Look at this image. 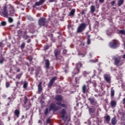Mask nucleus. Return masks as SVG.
Returning <instances> with one entry per match:
<instances>
[{
	"label": "nucleus",
	"mask_w": 125,
	"mask_h": 125,
	"mask_svg": "<svg viewBox=\"0 0 125 125\" xmlns=\"http://www.w3.org/2000/svg\"><path fill=\"white\" fill-rule=\"evenodd\" d=\"M16 71H17V73H19V72H20V69L17 68L16 69Z\"/></svg>",
	"instance_id": "obj_45"
},
{
	"label": "nucleus",
	"mask_w": 125,
	"mask_h": 125,
	"mask_svg": "<svg viewBox=\"0 0 125 125\" xmlns=\"http://www.w3.org/2000/svg\"><path fill=\"white\" fill-rule=\"evenodd\" d=\"M7 6L10 7V15H11V16H13V15L12 14H14L15 12L14 8L11 5H7V4H5L4 6H3L2 8L1 7H0V15L3 16V17H6V18H8V11H7Z\"/></svg>",
	"instance_id": "obj_1"
},
{
	"label": "nucleus",
	"mask_w": 125,
	"mask_h": 125,
	"mask_svg": "<svg viewBox=\"0 0 125 125\" xmlns=\"http://www.w3.org/2000/svg\"><path fill=\"white\" fill-rule=\"evenodd\" d=\"M46 24V20L44 18H41L39 20V25L40 27L45 26Z\"/></svg>",
	"instance_id": "obj_5"
},
{
	"label": "nucleus",
	"mask_w": 125,
	"mask_h": 125,
	"mask_svg": "<svg viewBox=\"0 0 125 125\" xmlns=\"http://www.w3.org/2000/svg\"><path fill=\"white\" fill-rule=\"evenodd\" d=\"M97 85V83H96L95 82L93 83V86L94 87H96Z\"/></svg>",
	"instance_id": "obj_44"
},
{
	"label": "nucleus",
	"mask_w": 125,
	"mask_h": 125,
	"mask_svg": "<svg viewBox=\"0 0 125 125\" xmlns=\"http://www.w3.org/2000/svg\"><path fill=\"white\" fill-rule=\"evenodd\" d=\"M99 2H101V3H103L104 2V0H99Z\"/></svg>",
	"instance_id": "obj_48"
},
{
	"label": "nucleus",
	"mask_w": 125,
	"mask_h": 125,
	"mask_svg": "<svg viewBox=\"0 0 125 125\" xmlns=\"http://www.w3.org/2000/svg\"><path fill=\"white\" fill-rule=\"evenodd\" d=\"M123 3H124V0H120L118 1V6H121L123 5Z\"/></svg>",
	"instance_id": "obj_26"
},
{
	"label": "nucleus",
	"mask_w": 125,
	"mask_h": 125,
	"mask_svg": "<svg viewBox=\"0 0 125 125\" xmlns=\"http://www.w3.org/2000/svg\"><path fill=\"white\" fill-rule=\"evenodd\" d=\"M104 119L105 122H106V123H109L111 120V117H110V116L106 115L105 116H104Z\"/></svg>",
	"instance_id": "obj_13"
},
{
	"label": "nucleus",
	"mask_w": 125,
	"mask_h": 125,
	"mask_svg": "<svg viewBox=\"0 0 125 125\" xmlns=\"http://www.w3.org/2000/svg\"><path fill=\"white\" fill-rule=\"evenodd\" d=\"M24 115H23L22 116V119H24Z\"/></svg>",
	"instance_id": "obj_58"
},
{
	"label": "nucleus",
	"mask_w": 125,
	"mask_h": 125,
	"mask_svg": "<svg viewBox=\"0 0 125 125\" xmlns=\"http://www.w3.org/2000/svg\"><path fill=\"white\" fill-rule=\"evenodd\" d=\"M27 38H29V36H26V39H27Z\"/></svg>",
	"instance_id": "obj_60"
},
{
	"label": "nucleus",
	"mask_w": 125,
	"mask_h": 125,
	"mask_svg": "<svg viewBox=\"0 0 125 125\" xmlns=\"http://www.w3.org/2000/svg\"><path fill=\"white\" fill-rule=\"evenodd\" d=\"M42 83L40 82L39 84H38V87H42Z\"/></svg>",
	"instance_id": "obj_43"
},
{
	"label": "nucleus",
	"mask_w": 125,
	"mask_h": 125,
	"mask_svg": "<svg viewBox=\"0 0 125 125\" xmlns=\"http://www.w3.org/2000/svg\"><path fill=\"white\" fill-rule=\"evenodd\" d=\"M90 10L91 13H94V11H95V6L93 5L91 6Z\"/></svg>",
	"instance_id": "obj_24"
},
{
	"label": "nucleus",
	"mask_w": 125,
	"mask_h": 125,
	"mask_svg": "<svg viewBox=\"0 0 125 125\" xmlns=\"http://www.w3.org/2000/svg\"><path fill=\"white\" fill-rule=\"evenodd\" d=\"M59 53H60V51L58 50H55L54 51L55 56L56 58L57 59L58 57V55H59Z\"/></svg>",
	"instance_id": "obj_20"
},
{
	"label": "nucleus",
	"mask_w": 125,
	"mask_h": 125,
	"mask_svg": "<svg viewBox=\"0 0 125 125\" xmlns=\"http://www.w3.org/2000/svg\"><path fill=\"white\" fill-rule=\"evenodd\" d=\"M56 80H57V78H56V77H54L50 81V82L53 83H54V81H56Z\"/></svg>",
	"instance_id": "obj_28"
},
{
	"label": "nucleus",
	"mask_w": 125,
	"mask_h": 125,
	"mask_svg": "<svg viewBox=\"0 0 125 125\" xmlns=\"http://www.w3.org/2000/svg\"><path fill=\"white\" fill-rule=\"evenodd\" d=\"M53 84V83L50 81L49 83L48 86L50 87L51 86H52Z\"/></svg>",
	"instance_id": "obj_34"
},
{
	"label": "nucleus",
	"mask_w": 125,
	"mask_h": 125,
	"mask_svg": "<svg viewBox=\"0 0 125 125\" xmlns=\"http://www.w3.org/2000/svg\"><path fill=\"white\" fill-rule=\"evenodd\" d=\"M110 96L111 98H113L115 96V90H114V87H111L110 90Z\"/></svg>",
	"instance_id": "obj_15"
},
{
	"label": "nucleus",
	"mask_w": 125,
	"mask_h": 125,
	"mask_svg": "<svg viewBox=\"0 0 125 125\" xmlns=\"http://www.w3.org/2000/svg\"><path fill=\"white\" fill-rule=\"evenodd\" d=\"M0 125H4V124L3 123V122L0 121Z\"/></svg>",
	"instance_id": "obj_47"
},
{
	"label": "nucleus",
	"mask_w": 125,
	"mask_h": 125,
	"mask_svg": "<svg viewBox=\"0 0 125 125\" xmlns=\"http://www.w3.org/2000/svg\"><path fill=\"white\" fill-rule=\"evenodd\" d=\"M9 85H10V84H9V83H8V82L6 83V87H8L9 86Z\"/></svg>",
	"instance_id": "obj_41"
},
{
	"label": "nucleus",
	"mask_w": 125,
	"mask_h": 125,
	"mask_svg": "<svg viewBox=\"0 0 125 125\" xmlns=\"http://www.w3.org/2000/svg\"><path fill=\"white\" fill-rule=\"evenodd\" d=\"M82 90L83 93H85L86 91H87V90L86 89V85H83V87H82Z\"/></svg>",
	"instance_id": "obj_21"
},
{
	"label": "nucleus",
	"mask_w": 125,
	"mask_h": 125,
	"mask_svg": "<svg viewBox=\"0 0 125 125\" xmlns=\"http://www.w3.org/2000/svg\"><path fill=\"white\" fill-rule=\"evenodd\" d=\"M88 100L90 101L91 105H96V104H97V101H96L95 99L93 97L89 98Z\"/></svg>",
	"instance_id": "obj_9"
},
{
	"label": "nucleus",
	"mask_w": 125,
	"mask_h": 125,
	"mask_svg": "<svg viewBox=\"0 0 125 125\" xmlns=\"http://www.w3.org/2000/svg\"><path fill=\"white\" fill-rule=\"evenodd\" d=\"M83 12H84V11H82V14H83Z\"/></svg>",
	"instance_id": "obj_59"
},
{
	"label": "nucleus",
	"mask_w": 125,
	"mask_h": 125,
	"mask_svg": "<svg viewBox=\"0 0 125 125\" xmlns=\"http://www.w3.org/2000/svg\"><path fill=\"white\" fill-rule=\"evenodd\" d=\"M104 79L108 83H111V76L109 74H104Z\"/></svg>",
	"instance_id": "obj_8"
},
{
	"label": "nucleus",
	"mask_w": 125,
	"mask_h": 125,
	"mask_svg": "<svg viewBox=\"0 0 125 125\" xmlns=\"http://www.w3.org/2000/svg\"><path fill=\"white\" fill-rule=\"evenodd\" d=\"M120 114L122 115V116H125V110H123L120 112Z\"/></svg>",
	"instance_id": "obj_35"
},
{
	"label": "nucleus",
	"mask_w": 125,
	"mask_h": 125,
	"mask_svg": "<svg viewBox=\"0 0 125 125\" xmlns=\"http://www.w3.org/2000/svg\"><path fill=\"white\" fill-rule=\"evenodd\" d=\"M113 60L114 61V63L115 65H119L120 62H121V60L119 59L118 58L116 57H114L113 58Z\"/></svg>",
	"instance_id": "obj_11"
},
{
	"label": "nucleus",
	"mask_w": 125,
	"mask_h": 125,
	"mask_svg": "<svg viewBox=\"0 0 125 125\" xmlns=\"http://www.w3.org/2000/svg\"><path fill=\"white\" fill-rule=\"evenodd\" d=\"M59 106H56L54 104H51L49 107V110H53V111H57V110H59Z\"/></svg>",
	"instance_id": "obj_7"
},
{
	"label": "nucleus",
	"mask_w": 125,
	"mask_h": 125,
	"mask_svg": "<svg viewBox=\"0 0 125 125\" xmlns=\"http://www.w3.org/2000/svg\"><path fill=\"white\" fill-rule=\"evenodd\" d=\"M45 66L46 69H48L49 68V66L50 65V63L49 62V61L48 60H45Z\"/></svg>",
	"instance_id": "obj_17"
},
{
	"label": "nucleus",
	"mask_w": 125,
	"mask_h": 125,
	"mask_svg": "<svg viewBox=\"0 0 125 125\" xmlns=\"http://www.w3.org/2000/svg\"><path fill=\"white\" fill-rule=\"evenodd\" d=\"M45 1V0H40L39 1V2H36L35 3L36 6H40V5H42L43 2Z\"/></svg>",
	"instance_id": "obj_12"
},
{
	"label": "nucleus",
	"mask_w": 125,
	"mask_h": 125,
	"mask_svg": "<svg viewBox=\"0 0 125 125\" xmlns=\"http://www.w3.org/2000/svg\"><path fill=\"white\" fill-rule=\"evenodd\" d=\"M49 2H53V1H54L53 0H50Z\"/></svg>",
	"instance_id": "obj_52"
},
{
	"label": "nucleus",
	"mask_w": 125,
	"mask_h": 125,
	"mask_svg": "<svg viewBox=\"0 0 125 125\" xmlns=\"http://www.w3.org/2000/svg\"><path fill=\"white\" fill-rule=\"evenodd\" d=\"M27 102H28V98H27V97L25 96L24 101V104H27Z\"/></svg>",
	"instance_id": "obj_30"
},
{
	"label": "nucleus",
	"mask_w": 125,
	"mask_h": 125,
	"mask_svg": "<svg viewBox=\"0 0 125 125\" xmlns=\"http://www.w3.org/2000/svg\"><path fill=\"white\" fill-rule=\"evenodd\" d=\"M79 65H80V67H83V64L82 62H79L76 63V68L74 70L73 73L74 75H77V74H79L80 73V68H79Z\"/></svg>",
	"instance_id": "obj_4"
},
{
	"label": "nucleus",
	"mask_w": 125,
	"mask_h": 125,
	"mask_svg": "<svg viewBox=\"0 0 125 125\" xmlns=\"http://www.w3.org/2000/svg\"><path fill=\"white\" fill-rule=\"evenodd\" d=\"M61 114L62 115V118L64 119V118H65V114H66V110H65V109H62Z\"/></svg>",
	"instance_id": "obj_18"
},
{
	"label": "nucleus",
	"mask_w": 125,
	"mask_h": 125,
	"mask_svg": "<svg viewBox=\"0 0 125 125\" xmlns=\"http://www.w3.org/2000/svg\"><path fill=\"white\" fill-rule=\"evenodd\" d=\"M83 75L84 77H87L89 75V73L87 71H84L83 72Z\"/></svg>",
	"instance_id": "obj_27"
},
{
	"label": "nucleus",
	"mask_w": 125,
	"mask_h": 125,
	"mask_svg": "<svg viewBox=\"0 0 125 125\" xmlns=\"http://www.w3.org/2000/svg\"><path fill=\"white\" fill-rule=\"evenodd\" d=\"M25 45H26V44L25 43V42H23L21 46V49H23L24 47H25Z\"/></svg>",
	"instance_id": "obj_29"
},
{
	"label": "nucleus",
	"mask_w": 125,
	"mask_h": 125,
	"mask_svg": "<svg viewBox=\"0 0 125 125\" xmlns=\"http://www.w3.org/2000/svg\"><path fill=\"white\" fill-rule=\"evenodd\" d=\"M110 106L112 109L116 108V106H117V101L111 100L110 102Z\"/></svg>",
	"instance_id": "obj_10"
},
{
	"label": "nucleus",
	"mask_w": 125,
	"mask_h": 125,
	"mask_svg": "<svg viewBox=\"0 0 125 125\" xmlns=\"http://www.w3.org/2000/svg\"><path fill=\"white\" fill-rule=\"evenodd\" d=\"M8 21L9 23H12L13 22V19L12 18H8Z\"/></svg>",
	"instance_id": "obj_32"
},
{
	"label": "nucleus",
	"mask_w": 125,
	"mask_h": 125,
	"mask_svg": "<svg viewBox=\"0 0 125 125\" xmlns=\"http://www.w3.org/2000/svg\"><path fill=\"white\" fill-rule=\"evenodd\" d=\"M68 0L71 1V0Z\"/></svg>",
	"instance_id": "obj_62"
},
{
	"label": "nucleus",
	"mask_w": 125,
	"mask_h": 125,
	"mask_svg": "<svg viewBox=\"0 0 125 125\" xmlns=\"http://www.w3.org/2000/svg\"><path fill=\"white\" fill-rule=\"evenodd\" d=\"M16 86L18 87L19 86V84H20V82H16Z\"/></svg>",
	"instance_id": "obj_40"
},
{
	"label": "nucleus",
	"mask_w": 125,
	"mask_h": 125,
	"mask_svg": "<svg viewBox=\"0 0 125 125\" xmlns=\"http://www.w3.org/2000/svg\"><path fill=\"white\" fill-rule=\"evenodd\" d=\"M76 13V9H73L71 10L70 12L69 13L68 16L70 17H73L75 15V13Z\"/></svg>",
	"instance_id": "obj_14"
},
{
	"label": "nucleus",
	"mask_w": 125,
	"mask_h": 125,
	"mask_svg": "<svg viewBox=\"0 0 125 125\" xmlns=\"http://www.w3.org/2000/svg\"><path fill=\"white\" fill-rule=\"evenodd\" d=\"M85 28H86V24L85 23L80 24L77 28V33H82V32H83V31L85 30Z\"/></svg>",
	"instance_id": "obj_3"
},
{
	"label": "nucleus",
	"mask_w": 125,
	"mask_h": 125,
	"mask_svg": "<svg viewBox=\"0 0 125 125\" xmlns=\"http://www.w3.org/2000/svg\"><path fill=\"white\" fill-rule=\"evenodd\" d=\"M13 80H14V81H15V79H14Z\"/></svg>",
	"instance_id": "obj_63"
},
{
	"label": "nucleus",
	"mask_w": 125,
	"mask_h": 125,
	"mask_svg": "<svg viewBox=\"0 0 125 125\" xmlns=\"http://www.w3.org/2000/svg\"><path fill=\"white\" fill-rule=\"evenodd\" d=\"M44 49H45L46 50H47V49H48V48H49V47H48V45H46L44 46Z\"/></svg>",
	"instance_id": "obj_42"
},
{
	"label": "nucleus",
	"mask_w": 125,
	"mask_h": 125,
	"mask_svg": "<svg viewBox=\"0 0 125 125\" xmlns=\"http://www.w3.org/2000/svg\"><path fill=\"white\" fill-rule=\"evenodd\" d=\"M27 43H29L30 42H31V39H29L27 42Z\"/></svg>",
	"instance_id": "obj_51"
},
{
	"label": "nucleus",
	"mask_w": 125,
	"mask_h": 125,
	"mask_svg": "<svg viewBox=\"0 0 125 125\" xmlns=\"http://www.w3.org/2000/svg\"><path fill=\"white\" fill-rule=\"evenodd\" d=\"M123 104L125 105V98L123 99Z\"/></svg>",
	"instance_id": "obj_49"
},
{
	"label": "nucleus",
	"mask_w": 125,
	"mask_h": 125,
	"mask_svg": "<svg viewBox=\"0 0 125 125\" xmlns=\"http://www.w3.org/2000/svg\"><path fill=\"white\" fill-rule=\"evenodd\" d=\"M22 75H23V73H20V74H17L16 76V79H17L18 80H20Z\"/></svg>",
	"instance_id": "obj_22"
},
{
	"label": "nucleus",
	"mask_w": 125,
	"mask_h": 125,
	"mask_svg": "<svg viewBox=\"0 0 125 125\" xmlns=\"http://www.w3.org/2000/svg\"><path fill=\"white\" fill-rule=\"evenodd\" d=\"M125 125V124L124 125Z\"/></svg>",
	"instance_id": "obj_64"
},
{
	"label": "nucleus",
	"mask_w": 125,
	"mask_h": 125,
	"mask_svg": "<svg viewBox=\"0 0 125 125\" xmlns=\"http://www.w3.org/2000/svg\"><path fill=\"white\" fill-rule=\"evenodd\" d=\"M115 3H116V1H112L111 2V5L112 6H114V5H115Z\"/></svg>",
	"instance_id": "obj_38"
},
{
	"label": "nucleus",
	"mask_w": 125,
	"mask_h": 125,
	"mask_svg": "<svg viewBox=\"0 0 125 125\" xmlns=\"http://www.w3.org/2000/svg\"><path fill=\"white\" fill-rule=\"evenodd\" d=\"M2 26H5V25H6V22L5 21H2L1 23Z\"/></svg>",
	"instance_id": "obj_39"
},
{
	"label": "nucleus",
	"mask_w": 125,
	"mask_h": 125,
	"mask_svg": "<svg viewBox=\"0 0 125 125\" xmlns=\"http://www.w3.org/2000/svg\"><path fill=\"white\" fill-rule=\"evenodd\" d=\"M48 113V108H46L44 111L45 115H47Z\"/></svg>",
	"instance_id": "obj_33"
},
{
	"label": "nucleus",
	"mask_w": 125,
	"mask_h": 125,
	"mask_svg": "<svg viewBox=\"0 0 125 125\" xmlns=\"http://www.w3.org/2000/svg\"><path fill=\"white\" fill-rule=\"evenodd\" d=\"M32 60L33 59H29V61H30V62H32Z\"/></svg>",
	"instance_id": "obj_54"
},
{
	"label": "nucleus",
	"mask_w": 125,
	"mask_h": 125,
	"mask_svg": "<svg viewBox=\"0 0 125 125\" xmlns=\"http://www.w3.org/2000/svg\"><path fill=\"white\" fill-rule=\"evenodd\" d=\"M117 122L118 121H117V119L116 118V117H113L111 119V124H112V125H117Z\"/></svg>",
	"instance_id": "obj_16"
},
{
	"label": "nucleus",
	"mask_w": 125,
	"mask_h": 125,
	"mask_svg": "<svg viewBox=\"0 0 125 125\" xmlns=\"http://www.w3.org/2000/svg\"><path fill=\"white\" fill-rule=\"evenodd\" d=\"M14 114L16 116L17 118H19V115H20V111L18 109L15 110Z\"/></svg>",
	"instance_id": "obj_19"
},
{
	"label": "nucleus",
	"mask_w": 125,
	"mask_h": 125,
	"mask_svg": "<svg viewBox=\"0 0 125 125\" xmlns=\"http://www.w3.org/2000/svg\"><path fill=\"white\" fill-rule=\"evenodd\" d=\"M81 67V65L80 64H78V68H79L80 69Z\"/></svg>",
	"instance_id": "obj_56"
},
{
	"label": "nucleus",
	"mask_w": 125,
	"mask_h": 125,
	"mask_svg": "<svg viewBox=\"0 0 125 125\" xmlns=\"http://www.w3.org/2000/svg\"><path fill=\"white\" fill-rule=\"evenodd\" d=\"M89 111L90 114H93V113H95V108H91L89 109Z\"/></svg>",
	"instance_id": "obj_23"
},
{
	"label": "nucleus",
	"mask_w": 125,
	"mask_h": 125,
	"mask_svg": "<svg viewBox=\"0 0 125 125\" xmlns=\"http://www.w3.org/2000/svg\"><path fill=\"white\" fill-rule=\"evenodd\" d=\"M63 99L62 96L60 95H58L56 96L55 100L56 101H58L57 103V105H59L61 107H63V108H67V105L65 104H62L61 101Z\"/></svg>",
	"instance_id": "obj_2"
},
{
	"label": "nucleus",
	"mask_w": 125,
	"mask_h": 125,
	"mask_svg": "<svg viewBox=\"0 0 125 125\" xmlns=\"http://www.w3.org/2000/svg\"><path fill=\"white\" fill-rule=\"evenodd\" d=\"M122 57L124 59H125V54H124Z\"/></svg>",
	"instance_id": "obj_53"
},
{
	"label": "nucleus",
	"mask_w": 125,
	"mask_h": 125,
	"mask_svg": "<svg viewBox=\"0 0 125 125\" xmlns=\"http://www.w3.org/2000/svg\"><path fill=\"white\" fill-rule=\"evenodd\" d=\"M96 92H97L98 91V90H96Z\"/></svg>",
	"instance_id": "obj_61"
},
{
	"label": "nucleus",
	"mask_w": 125,
	"mask_h": 125,
	"mask_svg": "<svg viewBox=\"0 0 125 125\" xmlns=\"http://www.w3.org/2000/svg\"><path fill=\"white\" fill-rule=\"evenodd\" d=\"M20 32H21V31H20V30L18 31V34H19Z\"/></svg>",
	"instance_id": "obj_57"
},
{
	"label": "nucleus",
	"mask_w": 125,
	"mask_h": 125,
	"mask_svg": "<svg viewBox=\"0 0 125 125\" xmlns=\"http://www.w3.org/2000/svg\"><path fill=\"white\" fill-rule=\"evenodd\" d=\"M119 33L120 34H122V35H125V31L124 30H120Z\"/></svg>",
	"instance_id": "obj_31"
},
{
	"label": "nucleus",
	"mask_w": 125,
	"mask_h": 125,
	"mask_svg": "<svg viewBox=\"0 0 125 125\" xmlns=\"http://www.w3.org/2000/svg\"><path fill=\"white\" fill-rule=\"evenodd\" d=\"M50 123V119H47V124H49Z\"/></svg>",
	"instance_id": "obj_50"
},
{
	"label": "nucleus",
	"mask_w": 125,
	"mask_h": 125,
	"mask_svg": "<svg viewBox=\"0 0 125 125\" xmlns=\"http://www.w3.org/2000/svg\"><path fill=\"white\" fill-rule=\"evenodd\" d=\"M2 62H3L2 60H0V63L1 64H2Z\"/></svg>",
	"instance_id": "obj_55"
},
{
	"label": "nucleus",
	"mask_w": 125,
	"mask_h": 125,
	"mask_svg": "<svg viewBox=\"0 0 125 125\" xmlns=\"http://www.w3.org/2000/svg\"><path fill=\"white\" fill-rule=\"evenodd\" d=\"M23 88H25V89L28 87V82H27V81H24L23 85Z\"/></svg>",
	"instance_id": "obj_25"
},
{
	"label": "nucleus",
	"mask_w": 125,
	"mask_h": 125,
	"mask_svg": "<svg viewBox=\"0 0 125 125\" xmlns=\"http://www.w3.org/2000/svg\"><path fill=\"white\" fill-rule=\"evenodd\" d=\"M112 42L110 43L109 46L111 48H115L117 47V45L119 44V41L118 40H113Z\"/></svg>",
	"instance_id": "obj_6"
},
{
	"label": "nucleus",
	"mask_w": 125,
	"mask_h": 125,
	"mask_svg": "<svg viewBox=\"0 0 125 125\" xmlns=\"http://www.w3.org/2000/svg\"><path fill=\"white\" fill-rule=\"evenodd\" d=\"M87 44H90V39L89 38V37H88V38L87 39Z\"/></svg>",
	"instance_id": "obj_37"
},
{
	"label": "nucleus",
	"mask_w": 125,
	"mask_h": 125,
	"mask_svg": "<svg viewBox=\"0 0 125 125\" xmlns=\"http://www.w3.org/2000/svg\"><path fill=\"white\" fill-rule=\"evenodd\" d=\"M42 90V87H38V91L41 92Z\"/></svg>",
	"instance_id": "obj_36"
},
{
	"label": "nucleus",
	"mask_w": 125,
	"mask_h": 125,
	"mask_svg": "<svg viewBox=\"0 0 125 125\" xmlns=\"http://www.w3.org/2000/svg\"><path fill=\"white\" fill-rule=\"evenodd\" d=\"M63 52L64 54H66L67 53V50H63Z\"/></svg>",
	"instance_id": "obj_46"
}]
</instances>
